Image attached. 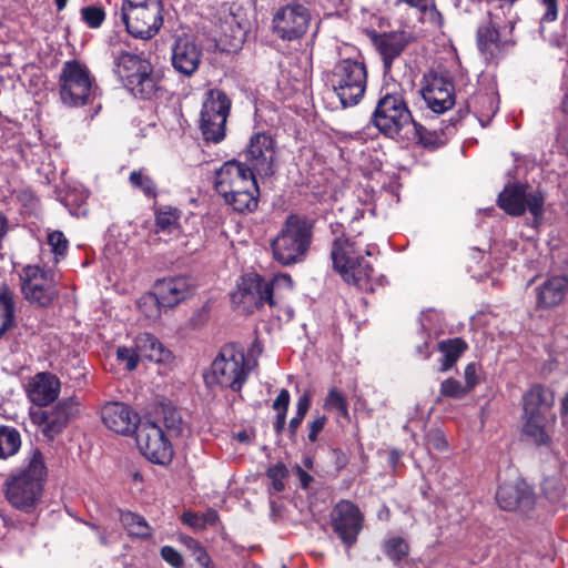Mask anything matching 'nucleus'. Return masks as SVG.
Returning a JSON list of instances; mask_svg holds the SVG:
<instances>
[{"mask_svg":"<svg viewBox=\"0 0 568 568\" xmlns=\"http://www.w3.org/2000/svg\"><path fill=\"white\" fill-rule=\"evenodd\" d=\"M438 349L443 354L440 372H446L456 364L460 355L467 349V344L464 339L456 337L442 341Z\"/></svg>","mask_w":568,"mask_h":568,"instance_id":"33","label":"nucleus"},{"mask_svg":"<svg viewBox=\"0 0 568 568\" xmlns=\"http://www.w3.org/2000/svg\"><path fill=\"white\" fill-rule=\"evenodd\" d=\"M541 489L549 501L557 503L565 494V484L560 476H549L544 479Z\"/></svg>","mask_w":568,"mask_h":568,"instance_id":"40","label":"nucleus"},{"mask_svg":"<svg viewBox=\"0 0 568 568\" xmlns=\"http://www.w3.org/2000/svg\"><path fill=\"white\" fill-rule=\"evenodd\" d=\"M496 500L504 510L529 509L535 503L534 494L524 481L503 484L496 493Z\"/></svg>","mask_w":568,"mask_h":568,"instance_id":"25","label":"nucleus"},{"mask_svg":"<svg viewBox=\"0 0 568 568\" xmlns=\"http://www.w3.org/2000/svg\"><path fill=\"white\" fill-rule=\"evenodd\" d=\"M311 405V397L307 393H304L302 396H300L297 404H296V414L298 416H305L307 414V410Z\"/></svg>","mask_w":568,"mask_h":568,"instance_id":"59","label":"nucleus"},{"mask_svg":"<svg viewBox=\"0 0 568 568\" xmlns=\"http://www.w3.org/2000/svg\"><path fill=\"white\" fill-rule=\"evenodd\" d=\"M134 432L138 447L149 460L155 464H166L171 460V439L159 423L152 419L140 420Z\"/></svg>","mask_w":568,"mask_h":568,"instance_id":"15","label":"nucleus"},{"mask_svg":"<svg viewBox=\"0 0 568 568\" xmlns=\"http://www.w3.org/2000/svg\"><path fill=\"white\" fill-rule=\"evenodd\" d=\"M171 52L172 67L176 72L191 77L197 71L203 52L194 38L187 34L176 37L171 45Z\"/></svg>","mask_w":568,"mask_h":568,"instance_id":"22","label":"nucleus"},{"mask_svg":"<svg viewBox=\"0 0 568 568\" xmlns=\"http://www.w3.org/2000/svg\"><path fill=\"white\" fill-rule=\"evenodd\" d=\"M554 403V393L540 384H535L523 396L524 414L545 415Z\"/></svg>","mask_w":568,"mask_h":568,"instance_id":"29","label":"nucleus"},{"mask_svg":"<svg viewBox=\"0 0 568 568\" xmlns=\"http://www.w3.org/2000/svg\"><path fill=\"white\" fill-rule=\"evenodd\" d=\"M162 558L173 567H180L183 562L182 556L171 546H164L161 549Z\"/></svg>","mask_w":568,"mask_h":568,"instance_id":"49","label":"nucleus"},{"mask_svg":"<svg viewBox=\"0 0 568 568\" xmlns=\"http://www.w3.org/2000/svg\"><path fill=\"white\" fill-rule=\"evenodd\" d=\"M129 181L134 189L143 192L148 197H155L158 193L156 184L153 179L143 170L133 171L129 176Z\"/></svg>","mask_w":568,"mask_h":568,"instance_id":"39","label":"nucleus"},{"mask_svg":"<svg viewBox=\"0 0 568 568\" xmlns=\"http://www.w3.org/2000/svg\"><path fill=\"white\" fill-rule=\"evenodd\" d=\"M191 544H193L194 546V555H195V558L197 560V562L203 566L204 568H209L210 564H211V559L209 557V555L206 554V551L204 550V548H202L196 541H194L193 539L190 540Z\"/></svg>","mask_w":568,"mask_h":568,"instance_id":"56","label":"nucleus"},{"mask_svg":"<svg viewBox=\"0 0 568 568\" xmlns=\"http://www.w3.org/2000/svg\"><path fill=\"white\" fill-rule=\"evenodd\" d=\"M400 3H405V4L409 6L410 8L417 9L420 12L426 11L430 6L429 0H397L396 1V6H399Z\"/></svg>","mask_w":568,"mask_h":568,"instance_id":"58","label":"nucleus"},{"mask_svg":"<svg viewBox=\"0 0 568 568\" xmlns=\"http://www.w3.org/2000/svg\"><path fill=\"white\" fill-rule=\"evenodd\" d=\"M224 201L236 212L244 213L254 211L258 204L257 183L253 184V189L246 187L235 192L230 197L224 199Z\"/></svg>","mask_w":568,"mask_h":568,"instance_id":"32","label":"nucleus"},{"mask_svg":"<svg viewBox=\"0 0 568 568\" xmlns=\"http://www.w3.org/2000/svg\"><path fill=\"white\" fill-rule=\"evenodd\" d=\"M266 475L272 481V488L274 491L280 493L284 490L285 485L283 480L287 477L288 470L283 463H277L276 465L271 466L267 469Z\"/></svg>","mask_w":568,"mask_h":568,"instance_id":"45","label":"nucleus"},{"mask_svg":"<svg viewBox=\"0 0 568 568\" xmlns=\"http://www.w3.org/2000/svg\"><path fill=\"white\" fill-rule=\"evenodd\" d=\"M291 396L287 389H282L275 400L273 402V409L287 413Z\"/></svg>","mask_w":568,"mask_h":568,"instance_id":"54","label":"nucleus"},{"mask_svg":"<svg viewBox=\"0 0 568 568\" xmlns=\"http://www.w3.org/2000/svg\"><path fill=\"white\" fill-rule=\"evenodd\" d=\"M422 97L427 106L442 114L455 104V88L452 75L443 69L430 70L423 77Z\"/></svg>","mask_w":568,"mask_h":568,"instance_id":"16","label":"nucleus"},{"mask_svg":"<svg viewBox=\"0 0 568 568\" xmlns=\"http://www.w3.org/2000/svg\"><path fill=\"white\" fill-rule=\"evenodd\" d=\"M465 378V387L468 392L473 390V388L478 384V375H477V365L475 363H469L464 371Z\"/></svg>","mask_w":568,"mask_h":568,"instance_id":"50","label":"nucleus"},{"mask_svg":"<svg viewBox=\"0 0 568 568\" xmlns=\"http://www.w3.org/2000/svg\"><path fill=\"white\" fill-rule=\"evenodd\" d=\"M201 520L204 529L206 526L215 525L219 520V515L214 509H209L206 513L201 515Z\"/></svg>","mask_w":568,"mask_h":568,"instance_id":"60","label":"nucleus"},{"mask_svg":"<svg viewBox=\"0 0 568 568\" xmlns=\"http://www.w3.org/2000/svg\"><path fill=\"white\" fill-rule=\"evenodd\" d=\"M371 122L384 135L396 138L406 129H410L419 142L427 145V130L413 120L407 103L399 92L385 93L379 98L372 114Z\"/></svg>","mask_w":568,"mask_h":568,"instance_id":"3","label":"nucleus"},{"mask_svg":"<svg viewBox=\"0 0 568 568\" xmlns=\"http://www.w3.org/2000/svg\"><path fill=\"white\" fill-rule=\"evenodd\" d=\"M324 408L337 410L342 416H348L347 402L337 388H332L324 402Z\"/></svg>","mask_w":568,"mask_h":568,"instance_id":"43","label":"nucleus"},{"mask_svg":"<svg viewBox=\"0 0 568 568\" xmlns=\"http://www.w3.org/2000/svg\"><path fill=\"white\" fill-rule=\"evenodd\" d=\"M312 229L311 220L296 214L288 215L271 243L274 258L283 265L301 262L311 245Z\"/></svg>","mask_w":568,"mask_h":568,"instance_id":"4","label":"nucleus"},{"mask_svg":"<svg viewBox=\"0 0 568 568\" xmlns=\"http://www.w3.org/2000/svg\"><path fill=\"white\" fill-rule=\"evenodd\" d=\"M252 366L246 364L244 351L236 344L223 346L211 365L210 378L222 387L241 390Z\"/></svg>","mask_w":568,"mask_h":568,"instance_id":"7","label":"nucleus"},{"mask_svg":"<svg viewBox=\"0 0 568 568\" xmlns=\"http://www.w3.org/2000/svg\"><path fill=\"white\" fill-rule=\"evenodd\" d=\"M331 83L344 108L358 104L367 83L365 64L351 59L339 61L332 71Z\"/></svg>","mask_w":568,"mask_h":568,"instance_id":"6","label":"nucleus"},{"mask_svg":"<svg viewBox=\"0 0 568 568\" xmlns=\"http://www.w3.org/2000/svg\"><path fill=\"white\" fill-rule=\"evenodd\" d=\"M304 417L305 416H298L295 413V416L290 420L288 433H290L291 437H294L296 435V432H297L298 427L301 426Z\"/></svg>","mask_w":568,"mask_h":568,"instance_id":"61","label":"nucleus"},{"mask_svg":"<svg viewBox=\"0 0 568 568\" xmlns=\"http://www.w3.org/2000/svg\"><path fill=\"white\" fill-rule=\"evenodd\" d=\"M60 392V381L51 373L37 374L28 385V397L37 406L43 407L54 402Z\"/></svg>","mask_w":568,"mask_h":568,"instance_id":"27","label":"nucleus"},{"mask_svg":"<svg viewBox=\"0 0 568 568\" xmlns=\"http://www.w3.org/2000/svg\"><path fill=\"white\" fill-rule=\"evenodd\" d=\"M541 2L546 7V12L540 20V24L555 21L558 16L557 0H541Z\"/></svg>","mask_w":568,"mask_h":568,"instance_id":"52","label":"nucleus"},{"mask_svg":"<svg viewBox=\"0 0 568 568\" xmlns=\"http://www.w3.org/2000/svg\"><path fill=\"white\" fill-rule=\"evenodd\" d=\"M209 320V306L204 305L191 317L194 327L203 325Z\"/></svg>","mask_w":568,"mask_h":568,"instance_id":"57","label":"nucleus"},{"mask_svg":"<svg viewBox=\"0 0 568 568\" xmlns=\"http://www.w3.org/2000/svg\"><path fill=\"white\" fill-rule=\"evenodd\" d=\"M497 204L514 216H520L528 211L538 222L544 214L545 194L525 184H509L498 195Z\"/></svg>","mask_w":568,"mask_h":568,"instance_id":"13","label":"nucleus"},{"mask_svg":"<svg viewBox=\"0 0 568 568\" xmlns=\"http://www.w3.org/2000/svg\"><path fill=\"white\" fill-rule=\"evenodd\" d=\"M79 402L75 397L63 398L50 412L39 414V424L43 435L52 440L60 434L69 420L78 413Z\"/></svg>","mask_w":568,"mask_h":568,"instance_id":"23","label":"nucleus"},{"mask_svg":"<svg viewBox=\"0 0 568 568\" xmlns=\"http://www.w3.org/2000/svg\"><path fill=\"white\" fill-rule=\"evenodd\" d=\"M412 37L406 31L384 32L375 36L374 43L382 55L385 72H389L393 61L400 55Z\"/></svg>","mask_w":568,"mask_h":568,"instance_id":"26","label":"nucleus"},{"mask_svg":"<svg viewBox=\"0 0 568 568\" xmlns=\"http://www.w3.org/2000/svg\"><path fill=\"white\" fill-rule=\"evenodd\" d=\"M427 443L430 447L440 452L447 448V442L439 430L430 432L427 435Z\"/></svg>","mask_w":568,"mask_h":568,"instance_id":"53","label":"nucleus"},{"mask_svg":"<svg viewBox=\"0 0 568 568\" xmlns=\"http://www.w3.org/2000/svg\"><path fill=\"white\" fill-rule=\"evenodd\" d=\"M101 418L105 427L121 435L133 433L140 423L138 414L130 406L118 402L104 405Z\"/></svg>","mask_w":568,"mask_h":568,"instance_id":"24","label":"nucleus"},{"mask_svg":"<svg viewBox=\"0 0 568 568\" xmlns=\"http://www.w3.org/2000/svg\"><path fill=\"white\" fill-rule=\"evenodd\" d=\"M146 6H162L161 0H122L121 8L116 10L118 12H128L140 10V8H146Z\"/></svg>","mask_w":568,"mask_h":568,"instance_id":"48","label":"nucleus"},{"mask_svg":"<svg viewBox=\"0 0 568 568\" xmlns=\"http://www.w3.org/2000/svg\"><path fill=\"white\" fill-rule=\"evenodd\" d=\"M561 414L568 415V392L566 393L561 400Z\"/></svg>","mask_w":568,"mask_h":568,"instance_id":"64","label":"nucleus"},{"mask_svg":"<svg viewBox=\"0 0 568 568\" xmlns=\"http://www.w3.org/2000/svg\"><path fill=\"white\" fill-rule=\"evenodd\" d=\"M511 29L499 17L490 13L480 22L477 29V45L486 60L500 58L513 44Z\"/></svg>","mask_w":568,"mask_h":568,"instance_id":"14","label":"nucleus"},{"mask_svg":"<svg viewBox=\"0 0 568 568\" xmlns=\"http://www.w3.org/2000/svg\"><path fill=\"white\" fill-rule=\"evenodd\" d=\"M180 211L170 206L160 209L155 214L156 233L172 234L179 230Z\"/></svg>","mask_w":568,"mask_h":568,"instance_id":"37","label":"nucleus"},{"mask_svg":"<svg viewBox=\"0 0 568 568\" xmlns=\"http://www.w3.org/2000/svg\"><path fill=\"white\" fill-rule=\"evenodd\" d=\"M93 79L88 68L80 62L67 61L59 79L61 101L69 106H81L90 102Z\"/></svg>","mask_w":568,"mask_h":568,"instance_id":"11","label":"nucleus"},{"mask_svg":"<svg viewBox=\"0 0 568 568\" xmlns=\"http://www.w3.org/2000/svg\"><path fill=\"white\" fill-rule=\"evenodd\" d=\"M21 447V436L11 426H0V459H7L18 453Z\"/></svg>","mask_w":568,"mask_h":568,"instance_id":"36","label":"nucleus"},{"mask_svg":"<svg viewBox=\"0 0 568 568\" xmlns=\"http://www.w3.org/2000/svg\"><path fill=\"white\" fill-rule=\"evenodd\" d=\"M310 23V10L301 3H290L274 13L272 31L283 41H295L304 37Z\"/></svg>","mask_w":568,"mask_h":568,"instance_id":"17","label":"nucleus"},{"mask_svg":"<svg viewBox=\"0 0 568 568\" xmlns=\"http://www.w3.org/2000/svg\"><path fill=\"white\" fill-rule=\"evenodd\" d=\"M523 434L529 437L536 445H546L549 443V435L545 428V415L524 414Z\"/></svg>","mask_w":568,"mask_h":568,"instance_id":"34","label":"nucleus"},{"mask_svg":"<svg viewBox=\"0 0 568 568\" xmlns=\"http://www.w3.org/2000/svg\"><path fill=\"white\" fill-rule=\"evenodd\" d=\"M439 392L442 396L455 399H460L469 393L465 385L454 378L443 381Z\"/></svg>","mask_w":568,"mask_h":568,"instance_id":"44","label":"nucleus"},{"mask_svg":"<svg viewBox=\"0 0 568 568\" xmlns=\"http://www.w3.org/2000/svg\"><path fill=\"white\" fill-rule=\"evenodd\" d=\"M0 337H2L14 323V300L13 293L7 285H0Z\"/></svg>","mask_w":568,"mask_h":568,"instance_id":"35","label":"nucleus"},{"mask_svg":"<svg viewBox=\"0 0 568 568\" xmlns=\"http://www.w3.org/2000/svg\"><path fill=\"white\" fill-rule=\"evenodd\" d=\"M407 542L399 537L390 538L385 541L384 550L387 557L394 561H400L408 555Z\"/></svg>","mask_w":568,"mask_h":568,"instance_id":"42","label":"nucleus"},{"mask_svg":"<svg viewBox=\"0 0 568 568\" xmlns=\"http://www.w3.org/2000/svg\"><path fill=\"white\" fill-rule=\"evenodd\" d=\"M371 256L368 244H363L358 237L342 235L332 244L331 256L334 270L342 278L358 288L365 290L374 272L373 266L364 260Z\"/></svg>","mask_w":568,"mask_h":568,"instance_id":"2","label":"nucleus"},{"mask_svg":"<svg viewBox=\"0 0 568 568\" xmlns=\"http://www.w3.org/2000/svg\"><path fill=\"white\" fill-rule=\"evenodd\" d=\"M154 422L162 426L165 435L170 439L182 436L185 429V423L181 413L171 404L161 405L160 412L158 413L156 419H154Z\"/></svg>","mask_w":568,"mask_h":568,"instance_id":"31","label":"nucleus"},{"mask_svg":"<svg viewBox=\"0 0 568 568\" xmlns=\"http://www.w3.org/2000/svg\"><path fill=\"white\" fill-rule=\"evenodd\" d=\"M327 422V418L325 415H321L316 417L313 422L310 423V432H308V440L310 442H316L318 434L323 430L325 424Z\"/></svg>","mask_w":568,"mask_h":568,"instance_id":"51","label":"nucleus"},{"mask_svg":"<svg viewBox=\"0 0 568 568\" xmlns=\"http://www.w3.org/2000/svg\"><path fill=\"white\" fill-rule=\"evenodd\" d=\"M120 520L131 536L148 538L151 535V528L146 520L134 513H121Z\"/></svg>","mask_w":568,"mask_h":568,"instance_id":"38","label":"nucleus"},{"mask_svg":"<svg viewBox=\"0 0 568 568\" xmlns=\"http://www.w3.org/2000/svg\"><path fill=\"white\" fill-rule=\"evenodd\" d=\"M293 282L290 275L278 274L272 280H265L258 275H252L244 278L234 294V300L243 304V307L252 312L264 304L275 305L274 294L281 290H291Z\"/></svg>","mask_w":568,"mask_h":568,"instance_id":"8","label":"nucleus"},{"mask_svg":"<svg viewBox=\"0 0 568 568\" xmlns=\"http://www.w3.org/2000/svg\"><path fill=\"white\" fill-rule=\"evenodd\" d=\"M47 476L44 458L39 449H33L24 468L10 476L6 484V496L10 505L30 513L39 503Z\"/></svg>","mask_w":568,"mask_h":568,"instance_id":"1","label":"nucleus"},{"mask_svg":"<svg viewBox=\"0 0 568 568\" xmlns=\"http://www.w3.org/2000/svg\"><path fill=\"white\" fill-rule=\"evenodd\" d=\"M194 290L193 281L187 276H174L159 280L155 284V293L146 295L142 307L150 305L152 312L146 313L149 320H156L160 316L161 307H174L186 300Z\"/></svg>","mask_w":568,"mask_h":568,"instance_id":"12","label":"nucleus"},{"mask_svg":"<svg viewBox=\"0 0 568 568\" xmlns=\"http://www.w3.org/2000/svg\"><path fill=\"white\" fill-rule=\"evenodd\" d=\"M242 163L250 172L261 178L271 176L275 172V142L271 135L256 133L243 151Z\"/></svg>","mask_w":568,"mask_h":568,"instance_id":"18","label":"nucleus"},{"mask_svg":"<svg viewBox=\"0 0 568 568\" xmlns=\"http://www.w3.org/2000/svg\"><path fill=\"white\" fill-rule=\"evenodd\" d=\"M21 292L32 305L48 307L58 298L54 273L40 265H27L20 274Z\"/></svg>","mask_w":568,"mask_h":568,"instance_id":"10","label":"nucleus"},{"mask_svg":"<svg viewBox=\"0 0 568 568\" xmlns=\"http://www.w3.org/2000/svg\"><path fill=\"white\" fill-rule=\"evenodd\" d=\"M48 244L54 255V263H59L68 251L69 242L67 237L61 231H53L48 235Z\"/></svg>","mask_w":568,"mask_h":568,"instance_id":"41","label":"nucleus"},{"mask_svg":"<svg viewBox=\"0 0 568 568\" xmlns=\"http://www.w3.org/2000/svg\"><path fill=\"white\" fill-rule=\"evenodd\" d=\"M568 290V277L554 275L548 277L542 285L537 287V305L541 308L557 306L565 297Z\"/></svg>","mask_w":568,"mask_h":568,"instance_id":"28","label":"nucleus"},{"mask_svg":"<svg viewBox=\"0 0 568 568\" xmlns=\"http://www.w3.org/2000/svg\"><path fill=\"white\" fill-rule=\"evenodd\" d=\"M118 359L125 363V367L128 371H133L136 368L140 354L136 349V346L134 348L129 347H119L116 351Z\"/></svg>","mask_w":568,"mask_h":568,"instance_id":"47","label":"nucleus"},{"mask_svg":"<svg viewBox=\"0 0 568 568\" xmlns=\"http://www.w3.org/2000/svg\"><path fill=\"white\" fill-rule=\"evenodd\" d=\"M285 423H286V413L278 412L276 415L275 423H274V429H275L276 434H281L284 430Z\"/></svg>","mask_w":568,"mask_h":568,"instance_id":"62","label":"nucleus"},{"mask_svg":"<svg viewBox=\"0 0 568 568\" xmlns=\"http://www.w3.org/2000/svg\"><path fill=\"white\" fill-rule=\"evenodd\" d=\"M231 100L219 89L209 90L200 112V130L206 142L219 143L225 138Z\"/></svg>","mask_w":568,"mask_h":568,"instance_id":"9","label":"nucleus"},{"mask_svg":"<svg viewBox=\"0 0 568 568\" xmlns=\"http://www.w3.org/2000/svg\"><path fill=\"white\" fill-rule=\"evenodd\" d=\"M254 183L256 175L237 161L224 163L215 173V190L223 199L246 187L253 189Z\"/></svg>","mask_w":568,"mask_h":568,"instance_id":"21","label":"nucleus"},{"mask_svg":"<svg viewBox=\"0 0 568 568\" xmlns=\"http://www.w3.org/2000/svg\"><path fill=\"white\" fill-rule=\"evenodd\" d=\"M114 14L125 26L128 33L138 39L153 38L163 26V6H146L128 12L115 11Z\"/></svg>","mask_w":568,"mask_h":568,"instance_id":"19","label":"nucleus"},{"mask_svg":"<svg viewBox=\"0 0 568 568\" xmlns=\"http://www.w3.org/2000/svg\"><path fill=\"white\" fill-rule=\"evenodd\" d=\"M297 473H298L302 486L304 488H306L308 486L310 481L312 480V477L300 466H297Z\"/></svg>","mask_w":568,"mask_h":568,"instance_id":"63","label":"nucleus"},{"mask_svg":"<svg viewBox=\"0 0 568 568\" xmlns=\"http://www.w3.org/2000/svg\"><path fill=\"white\" fill-rule=\"evenodd\" d=\"M82 19L90 28H98L104 20V11L99 7H84L81 10Z\"/></svg>","mask_w":568,"mask_h":568,"instance_id":"46","label":"nucleus"},{"mask_svg":"<svg viewBox=\"0 0 568 568\" xmlns=\"http://www.w3.org/2000/svg\"><path fill=\"white\" fill-rule=\"evenodd\" d=\"M114 72L123 85L141 99H150L156 91L152 64L144 58L130 53H114Z\"/></svg>","mask_w":568,"mask_h":568,"instance_id":"5","label":"nucleus"},{"mask_svg":"<svg viewBox=\"0 0 568 568\" xmlns=\"http://www.w3.org/2000/svg\"><path fill=\"white\" fill-rule=\"evenodd\" d=\"M182 521L194 528L195 530H202L203 529V525H202V520H201V516L195 514V513H192V511H185L183 515H182Z\"/></svg>","mask_w":568,"mask_h":568,"instance_id":"55","label":"nucleus"},{"mask_svg":"<svg viewBox=\"0 0 568 568\" xmlns=\"http://www.w3.org/2000/svg\"><path fill=\"white\" fill-rule=\"evenodd\" d=\"M135 344L140 357L142 358L155 363H168L172 358L171 351L164 347V345L150 333L140 334L135 339Z\"/></svg>","mask_w":568,"mask_h":568,"instance_id":"30","label":"nucleus"},{"mask_svg":"<svg viewBox=\"0 0 568 568\" xmlns=\"http://www.w3.org/2000/svg\"><path fill=\"white\" fill-rule=\"evenodd\" d=\"M331 523L342 542L351 548L363 527V515L352 501H339L331 513Z\"/></svg>","mask_w":568,"mask_h":568,"instance_id":"20","label":"nucleus"}]
</instances>
